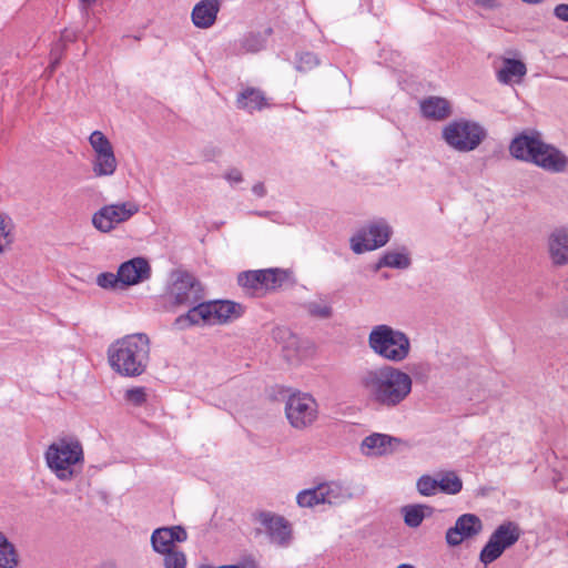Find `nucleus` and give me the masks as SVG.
Returning <instances> with one entry per match:
<instances>
[{
    "instance_id": "obj_29",
    "label": "nucleus",
    "mask_w": 568,
    "mask_h": 568,
    "mask_svg": "<svg viewBox=\"0 0 568 568\" xmlns=\"http://www.w3.org/2000/svg\"><path fill=\"white\" fill-rule=\"evenodd\" d=\"M19 555L12 542L0 531V568H17Z\"/></svg>"
},
{
    "instance_id": "obj_31",
    "label": "nucleus",
    "mask_w": 568,
    "mask_h": 568,
    "mask_svg": "<svg viewBox=\"0 0 568 568\" xmlns=\"http://www.w3.org/2000/svg\"><path fill=\"white\" fill-rule=\"evenodd\" d=\"M151 544L154 551L159 554H164L174 549L172 536L169 534V530H166V527L158 528L153 531L151 536Z\"/></svg>"
},
{
    "instance_id": "obj_2",
    "label": "nucleus",
    "mask_w": 568,
    "mask_h": 568,
    "mask_svg": "<svg viewBox=\"0 0 568 568\" xmlns=\"http://www.w3.org/2000/svg\"><path fill=\"white\" fill-rule=\"evenodd\" d=\"M151 342L146 334L134 333L113 342L108 348L111 368L124 377L142 375L150 363Z\"/></svg>"
},
{
    "instance_id": "obj_27",
    "label": "nucleus",
    "mask_w": 568,
    "mask_h": 568,
    "mask_svg": "<svg viewBox=\"0 0 568 568\" xmlns=\"http://www.w3.org/2000/svg\"><path fill=\"white\" fill-rule=\"evenodd\" d=\"M432 510L429 506L415 504L403 506L400 513L406 526L417 528L422 525L425 517L432 514Z\"/></svg>"
},
{
    "instance_id": "obj_21",
    "label": "nucleus",
    "mask_w": 568,
    "mask_h": 568,
    "mask_svg": "<svg viewBox=\"0 0 568 568\" xmlns=\"http://www.w3.org/2000/svg\"><path fill=\"white\" fill-rule=\"evenodd\" d=\"M237 283L252 296L264 295L262 270L241 272L237 275Z\"/></svg>"
},
{
    "instance_id": "obj_4",
    "label": "nucleus",
    "mask_w": 568,
    "mask_h": 568,
    "mask_svg": "<svg viewBox=\"0 0 568 568\" xmlns=\"http://www.w3.org/2000/svg\"><path fill=\"white\" fill-rule=\"evenodd\" d=\"M50 471L61 481L78 477L84 465V450L80 439L72 435L55 438L44 452Z\"/></svg>"
},
{
    "instance_id": "obj_18",
    "label": "nucleus",
    "mask_w": 568,
    "mask_h": 568,
    "mask_svg": "<svg viewBox=\"0 0 568 568\" xmlns=\"http://www.w3.org/2000/svg\"><path fill=\"white\" fill-rule=\"evenodd\" d=\"M219 10L217 0H202L193 8L192 21L197 28H209L215 22Z\"/></svg>"
},
{
    "instance_id": "obj_30",
    "label": "nucleus",
    "mask_w": 568,
    "mask_h": 568,
    "mask_svg": "<svg viewBox=\"0 0 568 568\" xmlns=\"http://www.w3.org/2000/svg\"><path fill=\"white\" fill-rule=\"evenodd\" d=\"M410 265V258L404 252H387L378 261L376 267L407 268Z\"/></svg>"
},
{
    "instance_id": "obj_1",
    "label": "nucleus",
    "mask_w": 568,
    "mask_h": 568,
    "mask_svg": "<svg viewBox=\"0 0 568 568\" xmlns=\"http://www.w3.org/2000/svg\"><path fill=\"white\" fill-rule=\"evenodd\" d=\"M357 387L369 404L393 409L407 399L412 393L413 379L397 367L383 365L361 372Z\"/></svg>"
},
{
    "instance_id": "obj_3",
    "label": "nucleus",
    "mask_w": 568,
    "mask_h": 568,
    "mask_svg": "<svg viewBox=\"0 0 568 568\" xmlns=\"http://www.w3.org/2000/svg\"><path fill=\"white\" fill-rule=\"evenodd\" d=\"M509 153L517 160L555 173L564 172L568 164V158L557 148L545 143L536 131L523 132L514 138Z\"/></svg>"
},
{
    "instance_id": "obj_13",
    "label": "nucleus",
    "mask_w": 568,
    "mask_h": 568,
    "mask_svg": "<svg viewBox=\"0 0 568 568\" xmlns=\"http://www.w3.org/2000/svg\"><path fill=\"white\" fill-rule=\"evenodd\" d=\"M254 517L264 527L272 542L280 547H287L291 544L292 526L283 516L271 511H260Z\"/></svg>"
},
{
    "instance_id": "obj_16",
    "label": "nucleus",
    "mask_w": 568,
    "mask_h": 568,
    "mask_svg": "<svg viewBox=\"0 0 568 568\" xmlns=\"http://www.w3.org/2000/svg\"><path fill=\"white\" fill-rule=\"evenodd\" d=\"M548 255L554 266L568 264V229L559 227L554 230L547 240Z\"/></svg>"
},
{
    "instance_id": "obj_5",
    "label": "nucleus",
    "mask_w": 568,
    "mask_h": 568,
    "mask_svg": "<svg viewBox=\"0 0 568 568\" xmlns=\"http://www.w3.org/2000/svg\"><path fill=\"white\" fill-rule=\"evenodd\" d=\"M242 313V305L232 301L199 303L190 308L186 314L176 317L174 326L179 329H185L200 324H224L239 318Z\"/></svg>"
},
{
    "instance_id": "obj_7",
    "label": "nucleus",
    "mask_w": 568,
    "mask_h": 568,
    "mask_svg": "<svg viewBox=\"0 0 568 568\" xmlns=\"http://www.w3.org/2000/svg\"><path fill=\"white\" fill-rule=\"evenodd\" d=\"M445 142L458 152H470L479 146L486 138V130L468 120H456L443 129Z\"/></svg>"
},
{
    "instance_id": "obj_48",
    "label": "nucleus",
    "mask_w": 568,
    "mask_h": 568,
    "mask_svg": "<svg viewBox=\"0 0 568 568\" xmlns=\"http://www.w3.org/2000/svg\"><path fill=\"white\" fill-rule=\"evenodd\" d=\"M85 6H91L92 3H94L97 0H81Z\"/></svg>"
},
{
    "instance_id": "obj_25",
    "label": "nucleus",
    "mask_w": 568,
    "mask_h": 568,
    "mask_svg": "<svg viewBox=\"0 0 568 568\" xmlns=\"http://www.w3.org/2000/svg\"><path fill=\"white\" fill-rule=\"evenodd\" d=\"M264 295L291 281L292 272L283 268L262 270Z\"/></svg>"
},
{
    "instance_id": "obj_11",
    "label": "nucleus",
    "mask_w": 568,
    "mask_h": 568,
    "mask_svg": "<svg viewBox=\"0 0 568 568\" xmlns=\"http://www.w3.org/2000/svg\"><path fill=\"white\" fill-rule=\"evenodd\" d=\"M166 296L175 306L199 304L202 298L200 282L190 273L176 272L168 287Z\"/></svg>"
},
{
    "instance_id": "obj_36",
    "label": "nucleus",
    "mask_w": 568,
    "mask_h": 568,
    "mask_svg": "<svg viewBox=\"0 0 568 568\" xmlns=\"http://www.w3.org/2000/svg\"><path fill=\"white\" fill-rule=\"evenodd\" d=\"M97 284L104 290H123L119 272L116 274L111 272L100 273L97 276Z\"/></svg>"
},
{
    "instance_id": "obj_47",
    "label": "nucleus",
    "mask_w": 568,
    "mask_h": 568,
    "mask_svg": "<svg viewBox=\"0 0 568 568\" xmlns=\"http://www.w3.org/2000/svg\"><path fill=\"white\" fill-rule=\"evenodd\" d=\"M58 62H59V59H58V58H55V59H54V61H52V62H51V65H50V68H51V72L55 69V67H57Z\"/></svg>"
},
{
    "instance_id": "obj_44",
    "label": "nucleus",
    "mask_w": 568,
    "mask_h": 568,
    "mask_svg": "<svg viewBox=\"0 0 568 568\" xmlns=\"http://www.w3.org/2000/svg\"><path fill=\"white\" fill-rule=\"evenodd\" d=\"M474 3L485 10H495L499 7L497 0H474Z\"/></svg>"
},
{
    "instance_id": "obj_51",
    "label": "nucleus",
    "mask_w": 568,
    "mask_h": 568,
    "mask_svg": "<svg viewBox=\"0 0 568 568\" xmlns=\"http://www.w3.org/2000/svg\"><path fill=\"white\" fill-rule=\"evenodd\" d=\"M567 288H568V283H567Z\"/></svg>"
},
{
    "instance_id": "obj_37",
    "label": "nucleus",
    "mask_w": 568,
    "mask_h": 568,
    "mask_svg": "<svg viewBox=\"0 0 568 568\" xmlns=\"http://www.w3.org/2000/svg\"><path fill=\"white\" fill-rule=\"evenodd\" d=\"M163 565L164 568H185L186 557L183 551L173 549L164 552Z\"/></svg>"
},
{
    "instance_id": "obj_15",
    "label": "nucleus",
    "mask_w": 568,
    "mask_h": 568,
    "mask_svg": "<svg viewBox=\"0 0 568 568\" xmlns=\"http://www.w3.org/2000/svg\"><path fill=\"white\" fill-rule=\"evenodd\" d=\"M123 290L139 284L151 276V266L143 257H134L122 263L118 268Z\"/></svg>"
},
{
    "instance_id": "obj_50",
    "label": "nucleus",
    "mask_w": 568,
    "mask_h": 568,
    "mask_svg": "<svg viewBox=\"0 0 568 568\" xmlns=\"http://www.w3.org/2000/svg\"><path fill=\"white\" fill-rule=\"evenodd\" d=\"M255 214L258 216H266L268 212H256Z\"/></svg>"
},
{
    "instance_id": "obj_14",
    "label": "nucleus",
    "mask_w": 568,
    "mask_h": 568,
    "mask_svg": "<svg viewBox=\"0 0 568 568\" xmlns=\"http://www.w3.org/2000/svg\"><path fill=\"white\" fill-rule=\"evenodd\" d=\"M483 521L477 515L464 514L459 516L455 525L446 531V542L450 547L459 546L463 541L478 536L483 531Z\"/></svg>"
},
{
    "instance_id": "obj_28",
    "label": "nucleus",
    "mask_w": 568,
    "mask_h": 568,
    "mask_svg": "<svg viewBox=\"0 0 568 568\" xmlns=\"http://www.w3.org/2000/svg\"><path fill=\"white\" fill-rule=\"evenodd\" d=\"M118 160L114 152L93 156L92 172L97 178L111 176L115 173Z\"/></svg>"
},
{
    "instance_id": "obj_43",
    "label": "nucleus",
    "mask_w": 568,
    "mask_h": 568,
    "mask_svg": "<svg viewBox=\"0 0 568 568\" xmlns=\"http://www.w3.org/2000/svg\"><path fill=\"white\" fill-rule=\"evenodd\" d=\"M225 179L230 183H240L243 181V176L240 170L237 169H231L225 173Z\"/></svg>"
},
{
    "instance_id": "obj_22",
    "label": "nucleus",
    "mask_w": 568,
    "mask_h": 568,
    "mask_svg": "<svg viewBox=\"0 0 568 568\" xmlns=\"http://www.w3.org/2000/svg\"><path fill=\"white\" fill-rule=\"evenodd\" d=\"M272 29L266 28L264 31H252L243 36L240 40V51L242 53H256L265 48Z\"/></svg>"
},
{
    "instance_id": "obj_26",
    "label": "nucleus",
    "mask_w": 568,
    "mask_h": 568,
    "mask_svg": "<svg viewBox=\"0 0 568 568\" xmlns=\"http://www.w3.org/2000/svg\"><path fill=\"white\" fill-rule=\"evenodd\" d=\"M14 241V222L9 214L0 211V256L11 250Z\"/></svg>"
},
{
    "instance_id": "obj_20",
    "label": "nucleus",
    "mask_w": 568,
    "mask_h": 568,
    "mask_svg": "<svg viewBox=\"0 0 568 568\" xmlns=\"http://www.w3.org/2000/svg\"><path fill=\"white\" fill-rule=\"evenodd\" d=\"M526 72L527 68L523 61L506 58L503 60V67L497 72V79L504 84H509L513 81L519 82Z\"/></svg>"
},
{
    "instance_id": "obj_8",
    "label": "nucleus",
    "mask_w": 568,
    "mask_h": 568,
    "mask_svg": "<svg viewBox=\"0 0 568 568\" xmlns=\"http://www.w3.org/2000/svg\"><path fill=\"white\" fill-rule=\"evenodd\" d=\"M285 416L293 428L302 430L316 422L318 405L310 394L293 393L285 402Z\"/></svg>"
},
{
    "instance_id": "obj_17",
    "label": "nucleus",
    "mask_w": 568,
    "mask_h": 568,
    "mask_svg": "<svg viewBox=\"0 0 568 568\" xmlns=\"http://www.w3.org/2000/svg\"><path fill=\"white\" fill-rule=\"evenodd\" d=\"M400 439L385 434H372L362 442V452L367 456H382L394 452Z\"/></svg>"
},
{
    "instance_id": "obj_9",
    "label": "nucleus",
    "mask_w": 568,
    "mask_h": 568,
    "mask_svg": "<svg viewBox=\"0 0 568 568\" xmlns=\"http://www.w3.org/2000/svg\"><path fill=\"white\" fill-rule=\"evenodd\" d=\"M521 536V529L515 521H504L490 535L487 544L479 554V560L489 565L497 560L503 552L515 545Z\"/></svg>"
},
{
    "instance_id": "obj_23",
    "label": "nucleus",
    "mask_w": 568,
    "mask_h": 568,
    "mask_svg": "<svg viewBox=\"0 0 568 568\" xmlns=\"http://www.w3.org/2000/svg\"><path fill=\"white\" fill-rule=\"evenodd\" d=\"M239 109L245 110L250 113L262 110L267 105L264 94L256 89H246L241 92L236 99Z\"/></svg>"
},
{
    "instance_id": "obj_38",
    "label": "nucleus",
    "mask_w": 568,
    "mask_h": 568,
    "mask_svg": "<svg viewBox=\"0 0 568 568\" xmlns=\"http://www.w3.org/2000/svg\"><path fill=\"white\" fill-rule=\"evenodd\" d=\"M417 490L423 496H433L438 490L437 479L424 475L417 480Z\"/></svg>"
},
{
    "instance_id": "obj_12",
    "label": "nucleus",
    "mask_w": 568,
    "mask_h": 568,
    "mask_svg": "<svg viewBox=\"0 0 568 568\" xmlns=\"http://www.w3.org/2000/svg\"><path fill=\"white\" fill-rule=\"evenodd\" d=\"M390 234L392 229L386 222H373L351 237V247L356 254L373 251L384 246L389 241Z\"/></svg>"
},
{
    "instance_id": "obj_45",
    "label": "nucleus",
    "mask_w": 568,
    "mask_h": 568,
    "mask_svg": "<svg viewBox=\"0 0 568 568\" xmlns=\"http://www.w3.org/2000/svg\"><path fill=\"white\" fill-rule=\"evenodd\" d=\"M252 191L258 197H263L266 194L265 185L262 182L254 184Z\"/></svg>"
},
{
    "instance_id": "obj_6",
    "label": "nucleus",
    "mask_w": 568,
    "mask_h": 568,
    "mask_svg": "<svg viewBox=\"0 0 568 568\" xmlns=\"http://www.w3.org/2000/svg\"><path fill=\"white\" fill-rule=\"evenodd\" d=\"M368 346L376 355L390 363L405 361L410 352L408 336L386 324L372 328L368 334Z\"/></svg>"
},
{
    "instance_id": "obj_24",
    "label": "nucleus",
    "mask_w": 568,
    "mask_h": 568,
    "mask_svg": "<svg viewBox=\"0 0 568 568\" xmlns=\"http://www.w3.org/2000/svg\"><path fill=\"white\" fill-rule=\"evenodd\" d=\"M320 490L324 504L338 505L351 498L348 489L336 481L320 484Z\"/></svg>"
},
{
    "instance_id": "obj_46",
    "label": "nucleus",
    "mask_w": 568,
    "mask_h": 568,
    "mask_svg": "<svg viewBox=\"0 0 568 568\" xmlns=\"http://www.w3.org/2000/svg\"><path fill=\"white\" fill-rule=\"evenodd\" d=\"M243 568H257V565H256V561L254 559H251V560H247L244 565ZM219 568H242L237 565H225V566H221Z\"/></svg>"
},
{
    "instance_id": "obj_41",
    "label": "nucleus",
    "mask_w": 568,
    "mask_h": 568,
    "mask_svg": "<svg viewBox=\"0 0 568 568\" xmlns=\"http://www.w3.org/2000/svg\"><path fill=\"white\" fill-rule=\"evenodd\" d=\"M169 530V534L172 536V542H182L185 541L187 538V534L184 528L181 526H173L166 528Z\"/></svg>"
},
{
    "instance_id": "obj_35",
    "label": "nucleus",
    "mask_w": 568,
    "mask_h": 568,
    "mask_svg": "<svg viewBox=\"0 0 568 568\" xmlns=\"http://www.w3.org/2000/svg\"><path fill=\"white\" fill-rule=\"evenodd\" d=\"M296 501L301 507H314L316 505L324 504L323 493L320 490V485L298 493Z\"/></svg>"
},
{
    "instance_id": "obj_34",
    "label": "nucleus",
    "mask_w": 568,
    "mask_h": 568,
    "mask_svg": "<svg viewBox=\"0 0 568 568\" xmlns=\"http://www.w3.org/2000/svg\"><path fill=\"white\" fill-rule=\"evenodd\" d=\"M89 143L94 152V156L114 152L110 140L99 130H95L90 134Z\"/></svg>"
},
{
    "instance_id": "obj_19",
    "label": "nucleus",
    "mask_w": 568,
    "mask_h": 568,
    "mask_svg": "<svg viewBox=\"0 0 568 568\" xmlns=\"http://www.w3.org/2000/svg\"><path fill=\"white\" fill-rule=\"evenodd\" d=\"M420 110L425 118L444 120L450 115V103L440 97H430L420 102Z\"/></svg>"
},
{
    "instance_id": "obj_40",
    "label": "nucleus",
    "mask_w": 568,
    "mask_h": 568,
    "mask_svg": "<svg viewBox=\"0 0 568 568\" xmlns=\"http://www.w3.org/2000/svg\"><path fill=\"white\" fill-rule=\"evenodd\" d=\"M125 399L135 406H140L146 400V393L144 387H133L125 392Z\"/></svg>"
},
{
    "instance_id": "obj_49",
    "label": "nucleus",
    "mask_w": 568,
    "mask_h": 568,
    "mask_svg": "<svg viewBox=\"0 0 568 568\" xmlns=\"http://www.w3.org/2000/svg\"><path fill=\"white\" fill-rule=\"evenodd\" d=\"M397 568H415V567L409 564H402Z\"/></svg>"
},
{
    "instance_id": "obj_32",
    "label": "nucleus",
    "mask_w": 568,
    "mask_h": 568,
    "mask_svg": "<svg viewBox=\"0 0 568 568\" xmlns=\"http://www.w3.org/2000/svg\"><path fill=\"white\" fill-rule=\"evenodd\" d=\"M438 489L445 494L456 495L463 488L462 479L454 471H446L437 479Z\"/></svg>"
},
{
    "instance_id": "obj_39",
    "label": "nucleus",
    "mask_w": 568,
    "mask_h": 568,
    "mask_svg": "<svg viewBox=\"0 0 568 568\" xmlns=\"http://www.w3.org/2000/svg\"><path fill=\"white\" fill-rule=\"evenodd\" d=\"M320 63L317 57L314 53L305 52L300 54L297 59V70L300 71H310L317 67Z\"/></svg>"
},
{
    "instance_id": "obj_42",
    "label": "nucleus",
    "mask_w": 568,
    "mask_h": 568,
    "mask_svg": "<svg viewBox=\"0 0 568 568\" xmlns=\"http://www.w3.org/2000/svg\"><path fill=\"white\" fill-rule=\"evenodd\" d=\"M554 14L561 21H568V4L561 3L556 6Z\"/></svg>"
},
{
    "instance_id": "obj_10",
    "label": "nucleus",
    "mask_w": 568,
    "mask_h": 568,
    "mask_svg": "<svg viewBox=\"0 0 568 568\" xmlns=\"http://www.w3.org/2000/svg\"><path fill=\"white\" fill-rule=\"evenodd\" d=\"M140 211L134 201L103 205L92 215V225L101 233H109L120 224L128 222Z\"/></svg>"
},
{
    "instance_id": "obj_33",
    "label": "nucleus",
    "mask_w": 568,
    "mask_h": 568,
    "mask_svg": "<svg viewBox=\"0 0 568 568\" xmlns=\"http://www.w3.org/2000/svg\"><path fill=\"white\" fill-rule=\"evenodd\" d=\"M303 307L310 316L315 318L327 320L333 315L332 306L323 298L306 302Z\"/></svg>"
}]
</instances>
